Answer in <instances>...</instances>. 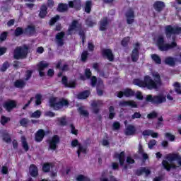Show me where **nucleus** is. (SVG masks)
I'll return each mask as SVG.
<instances>
[{
  "instance_id": "obj_1",
  "label": "nucleus",
  "mask_w": 181,
  "mask_h": 181,
  "mask_svg": "<svg viewBox=\"0 0 181 181\" xmlns=\"http://www.w3.org/2000/svg\"><path fill=\"white\" fill-rule=\"evenodd\" d=\"M153 77L156 79H153L149 75H146L144 77V80L136 78L133 83L135 86L141 87V88H147V90H158L159 87L162 86V80L160 79V75L156 74Z\"/></svg>"
},
{
  "instance_id": "obj_2",
  "label": "nucleus",
  "mask_w": 181,
  "mask_h": 181,
  "mask_svg": "<svg viewBox=\"0 0 181 181\" xmlns=\"http://www.w3.org/2000/svg\"><path fill=\"white\" fill-rule=\"evenodd\" d=\"M49 107L53 108L54 111H59V110H62L63 107H69L70 105V102L64 98H59L57 102V98L52 97L49 100Z\"/></svg>"
},
{
  "instance_id": "obj_3",
  "label": "nucleus",
  "mask_w": 181,
  "mask_h": 181,
  "mask_svg": "<svg viewBox=\"0 0 181 181\" xmlns=\"http://www.w3.org/2000/svg\"><path fill=\"white\" fill-rule=\"evenodd\" d=\"M172 37L173 41L169 44L165 43V38L163 36L160 35L158 37L157 46L160 52H168V50H170V49H175V47L177 46V43L175 41V36H173Z\"/></svg>"
},
{
  "instance_id": "obj_4",
  "label": "nucleus",
  "mask_w": 181,
  "mask_h": 181,
  "mask_svg": "<svg viewBox=\"0 0 181 181\" xmlns=\"http://www.w3.org/2000/svg\"><path fill=\"white\" fill-rule=\"evenodd\" d=\"M73 30H76V32L78 30V35L82 40V44L84 45L86 43V31L83 30V26L81 23H78V20H74L68 28L69 33L73 32Z\"/></svg>"
},
{
  "instance_id": "obj_5",
  "label": "nucleus",
  "mask_w": 181,
  "mask_h": 181,
  "mask_svg": "<svg viewBox=\"0 0 181 181\" xmlns=\"http://www.w3.org/2000/svg\"><path fill=\"white\" fill-rule=\"evenodd\" d=\"M29 53V47L23 45V47H16L13 51V59L15 60H21L26 59Z\"/></svg>"
},
{
  "instance_id": "obj_6",
  "label": "nucleus",
  "mask_w": 181,
  "mask_h": 181,
  "mask_svg": "<svg viewBox=\"0 0 181 181\" xmlns=\"http://www.w3.org/2000/svg\"><path fill=\"white\" fill-rule=\"evenodd\" d=\"M165 35L167 39H170L173 35H181V27L177 25H167L165 26Z\"/></svg>"
},
{
  "instance_id": "obj_7",
  "label": "nucleus",
  "mask_w": 181,
  "mask_h": 181,
  "mask_svg": "<svg viewBox=\"0 0 181 181\" xmlns=\"http://www.w3.org/2000/svg\"><path fill=\"white\" fill-rule=\"evenodd\" d=\"M146 101L147 103H151V104L159 105L163 103H166V97L163 95H158L152 96V95H148L146 98Z\"/></svg>"
},
{
  "instance_id": "obj_8",
  "label": "nucleus",
  "mask_w": 181,
  "mask_h": 181,
  "mask_svg": "<svg viewBox=\"0 0 181 181\" xmlns=\"http://www.w3.org/2000/svg\"><path fill=\"white\" fill-rule=\"evenodd\" d=\"M49 148L51 151H56L57 145L60 144V137L57 134H54L50 140L48 141Z\"/></svg>"
},
{
  "instance_id": "obj_9",
  "label": "nucleus",
  "mask_w": 181,
  "mask_h": 181,
  "mask_svg": "<svg viewBox=\"0 0 181 181\" xmlns=\"http://www.w3.org/2000/svg\"><path fill=\"white\" fill-rule=\"evenodd\" d=\"M101 54L103 57H105L109 62H114V59H115V55L112 52V50L110 48H103L101 49Z\"/></svg>"
},
{
  "instance_id": "obj_10",
  "label": "nucleus",
  "mask_w": 181,
  "mask_h": 181,
  "mask_svg": "<svg viewBox=\"0 0 181 181\" xmlns=\"http://www.w3.org/2000/svg\"><path fill=\"white\" fill-rule=\"evenodd\" d=\"M18 103H16V100H8L4 102L3 107L7 110L8 112H11L13 110V108H16Z\"/></svg>"
},
{
  "instance_id": "obj_11",
  "label": "nucleus",
  "mask_w": 181,
  "mask_h": 181,
  "mask_svg": "<svg viewBox=\"0 0 181 181\" xmlns=\"http://www.w3.org/2000/svg\"><path fill=\"white\" fill-rule=\"evenodd\" d=\"M135 46L131 54L132 62H133V63H136V62L139 60V42H136Z\"/></svg>"
},
{
  "instance_id": "obj_12",
  "label": "nucleus",
  "mask_w": 181,
  "mask_h": 181,
  "mask_svg": "<svg viewBox=\"0 0 181 181\" xmlns=\"http://www.w3.org/2000/svg\"><path fill=\"white\" fill-rule=\"evenodd\" d=\"M108 25H110V21L108 20V17H103L99 22V30H100L101 32L107 30Z\"/></svg>"
},
{
  "instance_id": "obj_13",
  "label": "nucleus",
  "mask_w": 181,
  "mask_h": 181,
  "mask_svg": "<svg viewBox=\"0 0 181 181\" xmlns=\"http://www.w3.org/2000/svg\"><path fill=\"white\" fill-rule=\"evenodd\" d=\"M62 84H63V86H64V87L66 88H76V81H70L69 82V80L67 79V76H62Z\"/></svg>"
},
{
  "instance_id": "obj_14",
  "label": "nucleus",
  "mask_w": 181,
  "mask_h": 181,
  "mask_svg": "<svg viewBox=\"0 0 181 181\" xmlns=\"http://www.w3.org/2000/svg\"><path fill=\"white\" fill-rule=\"evenodd\" d=\"M119 107H131L132 108H138V104L134 100H122L119 103Z\"/></svg>"
},
{
  "instance_id": "obj_15",
  "label": "nucleus",
  "mask_w": 181,
  "mask_h": 181,
  "mask_svg": "<svg viewBox=\"0 0 181 181\" xmlns=\"http://www.w3.org/2000/svg\"><path fill=\"white\" fill-rule=\"evenodd\" d=\"M103 105L104 103L101 100H93L91 103V107H93V112L94 114H98V112H100V108H98V107H103Z\"/></svg>"
},
{
  "instance_id": "obj_16",
  "label": "nucleus",
  "mask_w": 181,
  "mask_h": 181,
  "mask_svg": "<svg viewBox=\"0 0 181 181\" xmlns=\"http://www.w3.org/2000/svg\"><path fill=\"white\" fill-rule=\"evenodd\" d=\"M153 6L154 11L160 13V12H162L163 9H165V7L166 6V5L165 4V2L162 1H156Z\"/></svg>"
},
{
  "instance_id": "obj_17",
  "label": "nucleus",
  "mask_w": 181,
  "mask_h": 181,
  "mask_svg": "<svg viewBox=\"0 0 181 181\" xmlns=\"http://www.w3.org/2000/svg\"><path fill=\"white\" fill-rule=\"evenodd\" d=\"M125 16L127 18V25H132L135 22V13L132 10H129L126 12Z\"/></svg>"
},
{
  "instance_id": "obj_18",
  "label": "nucleus",
  "mask_w": 181,
  "mask_h": 181,
  "mask_svg": "<svg viewBox=\"0 0 181 181\" xmlns=\"http://www.w3.org/2000/svg\"><path fill=\"white\" fill-rule=\"evenodd\" d=\"M45 136H46V132L43 130V129H40L36 133L35 136V142H42L43 141Z\"/></svg>"
},
{
  "instance_id": "obj_19",
  "label": "nucleus",
  "mask_w": 181,
  "mask_h": 181,
  "mask_svg": "<svg viewBox=\"0 0 181 181\" xmlns=\"http://www.w3.org/2000/svg\"><path fill=\"white\" fill-rule=\"evenodd\" d=\"M66 33H64V32L62 31L60 33H58L56 36H55V39L57 40V46H64V36H65Z\"/></svg>"
},
{
  "instance_id": "obj_20",
  "label": "nucleus",
  "mask_w": 181,
  "mask_h": 181,
  "mask_svg": "<svg viewBox=\"0 0 181 181\" xmlns=\"http://www.w3.org/2000/svg\"><path fill=\"white\" fill-rule=\"evenodd\" d=\"M136 176H142L145 173L146 176H149L151 172V170L147 169L146 167H141L139 169L136 170L135 171Z\"/></svg>"
},
{
  "instance_id": "obj_21",
  "label": "nucleus",
  "mask_w": 181,
  "mask_h": 181,
  "mask_svg": "<svg viewBox=\"0 0 181 181\" xmlns=\"http://www.w3.org/2000/svg\"><path fill=\"white\" fill-rule=\"evenodd\" d=\"M166 159L167 160H168V162H173L175 160H177L179 165L181 166V156L179 154H169L166 156Z\"/></svg>"
},
{
  "instance_id": "obj_22",
  "label": "nucleus",
  "mask_w": 181,
  "mask_h": 181,
  "mask_svg": "<svg viewBox=\"0 0 181 181\" xmlns=\"http://www.w3.org/2000/svg\"><path fill=\"white\" fill-rule=\"evenodd\" d=\"M124 134L127 136L135 135L136 134V127L132 124H129L124 131Z\"/></svg>"
},
{
  "instance_id": "obj_23",
  "label": "nucleus",
  "mask_w": 181,
  "mask_h": 181,
  "mask_svg": "<svg viewBox=\"0 0 181 181\" xmlns=\"http://www.w3.org/2000/svg\"><path fill=\"white\" fill-rule=\"evenodd\" d=\"M36 33V28L35 25H28L24 29V35L26 36H33Z\"/></svg>"
},
{
  "instance_id": "obj_24",
  "label": "nucleus",
  "mask_w": 181,
  "mask_h": 181,
  "mask_svg": "<svg viewBox=\"0 0 181 181\" xmlns=\"http://www.w3.org/2000/svg\"><path fill=\"white\" fill-rule=\"evenodd\" d=\"M29 173L32 177H37L39 176V169L35 164H31L29 168Z\"/></svg>"
},
{
  "instance_id": "obj_25",
  "label": "nucleus",
  "mask_w": 181,
  "mask_h": 181,
  "mask_svg": "<svg viewBox=\"0 0 181 181\" xmlns=\"http://www.w3.org/2000/svg\"><path fill=\"white\" fill-rule=\"evenodd\" d=\"M69 8H74L76 11H80L81 9V0H74L69 1Z\"/></svg>"
},
{
  "instance_id": "obj_26",
  "label": "nucleus",
  "mask_w": 181,
  "mask_h": 181,
  "mask_svg": "<svg viewBox=\"0 0 181 181\" xmlns=\"http://www.w3.org/2000/svg\"><path fill=\"white\" fill-rule=\"evenodd\" d=\"M114 156L117 159H119L120 166H124V163H125V151H122L120 153H115Z\"/></svg>"
},
{
  "instance_id": "obj_27",
  "label": "nucleus",
  "mask_w": 181,
  "mask_h": 181,
  "mask_svg": "<svg viewBox=\"0 0 181 181\" xmlns=\"http://www.w3.org/2000/svg\"><path fill=\"white\" fill-rule=\"evenodd\" d=\"M163 168L167 170V172H170V169H176V165L174 163H169L166 160L162 161Z\"/></svg>"
},
{
  "instance_id": "obj_28",
  "label": "nucleus",
  "mask_w": 181,
  "mask_h": 181,
  "mask_svg": "<svg viewBox=\"0 0 181 181\" xmlns=\"http://www.w3.org/2000/svg\"><path fill=\"white\" fill-rule=\"evenodd\" d=\"M1 136L3 141H4V142H6V144H11V142H12V138L11 137V134H9L8 131L3 130L1 132Z\"/></svg>"
},
{
  "instance_id": "obj_29",
  "label": "nucleus",
  "mask_w": 181,
  "mask_h": 181,
  "mask_svg": "<svg viewBox=\"0 0 181 181\" xmlns=\"http://www.w3.org/2000/svg\"><path fill=\"white\" fill-rule=\"evenodd\" d=\"M54 168V164L53 163H45L42 165V172L43 173H49L50 169Z\"/></svg>"
},
{
  "instance_id": "obj_30",
  "label": "nucleus",
  "mask_w": 181,
  "mask_h": 181,
  "mask_svg": "<svg viewBox=\"0 0 181 181\" xmlns=\"http://www.w3.org/2000/svg\"><path fill=\"white\" fill-rule=\"evenodd\" d=\"M69 4H64V3H59L58 4L57 11V12L64 13L69 11Z\"/></svg>"
},
{
  "instance_id": "obj_31",
  "label": "nucleus",
  "mask_w": 181,
  "mask_h": 181,
  "mask_svg": "<svg viewBox=\"0 0 181 181\" xmlns=\"http://www.w3.org/2000/svg\"><path fill=\"white\" fill-rule=\"evenodd\" d=\"M88 152V150L87 148V146H83L81 144L78 147L76 153L78 155V158H80L81 153H83V155H87Z\"/></svg>"
},
{
  "instance_id": "obj_32",
  "label": "nucleus",
  "mask_w": 181,
  "mask_h": 181,
  "mask_svg": "<svg viewBox=\"0 0 181 181\" xmlns=\"http://www.w3.org/2000/svg\"><path fill=\"white\" fill-rule=\"evenodd\" d=\"M165 64L168 66H171V67H173L176 65V58L168 57L165 59Z\"/></svg>"
},
{
  "instance_id": "obj_33",
  "label": "nucleus",
  "mask_w": 181,
  "mask_h": 181,
  "mask_svg": "<svg viewBox=\"0 0 181 181\" xmlns=\"http://www.w3.org/2000/svg\"><path fill=\"white\" fill-rule=\"evenodd\" d=\"M47 15V6H46V5H42L40 7L39 16L41 19H45Z\"/></svg>"
},
{
  "instance_id": "obj_34",
  "label": "nucleus",
  "mask_w": 181,
  "mask_h": 181,
  "mask_svg": "<svg viewBox=\"0 0 181 181\" xmlns=\"http://www.w3.org/2000/svg\"><path fill=\"white\" fill-rule=\"evenodd\" d=\"M25 86L26 82L22 79H17L14 82V87H16V88H23Z\"/></svg>"
},
{
  "instance_id": "obj_35",
  "label": "nucleus",
  "mask_w": 181,
  "mask_h": 181,
  "mask_svg": "<svg viewBox=\"0 0 181 181\" xmlns=\"http://www.w3.org/2000/svg\"><path fill=\"white\" fill-rule=\"evenodd\" d=\"M90 97V90H86L78 94V100H86Z\"/></svg>"
},
{
  "instance_id": "obj_36",
  "label": "nucleus",
  "mask_w": 181,
  "mask_h": 181,
  "mask_svg": "<svg viewBox=\"0 0 181 181\" xmlns=\"http://www.w3.org/2000/svg\"><path fill=\"white\" fill-rule=\"evenodd\" d=\"M100 181H117V178L114 175H110L109 179L105 175V173H103L100 178Z\"/></svg>"
},
{
  "instance_id": "obj_37",
  "label": "nucleus",
  "mask_w": 181,
  "mask_h": 181,
  "mask_svg": "<svg viewBox=\"0 0 181 181\" xmlns=\"http://www.w3.org/2000/svg\"><path fill=\"white\" fill-rule=\"evenodd\" d=\"M22 35H25V30L22 27H17L14 30V35L16 37H19V36H22Z\"/></svg>"
},
{
  "instance_id": "obj_38",
  "label": "nucleus",
  "mask_w": 181,
  "mask_h": 181,
  "mask_svg": "<svg viewBox=\"0 0 181 181\" xmlns=\"http://www.w3.org/2000/svg\"><path fill=\"white\" fill-rule=\"evenodd\" d=\"M93 6V3L91 1H86L85 4L84 11L86 13H91V8Z\"/></svg>"
},
{
  "instance_id": "obj_39",
  "label": "nucleus",
  "mask_w": 181,
  "mask_h": 181,
  "mask_svg": "<svg viewBox=\"0 0 181 181\" xmlns=\"http://www.w3.org/2000/svg\"><path fill=\"white\" fill-rule=\"evenodd\" d=\"M56 69H61L62 71H69V65L68 64H64L62 67V61H59L57 62L56 65Z\"/></svg>"
},
{
  "instance_id": "obj_40",
  "label": "nucleus",
  "mask_w": 181,
  "mask_h": 181,
  "mask_svg": "<svg viewBox=\"0 0 181 181\" xmlns=\"http://www.w3.org/2000/svg\"><path fill=\"white\" fill-rule=\"evenodd\" d=\"M151 59L152 60H153L156 64H162V59L160 58V57H159V55L153 54L151 55Z\"/></svg>"
},
{
  "instance_id": "obj_41",
  "label": "nucleus",
  "mask_w": 181,
  "mask_h": 181,
  "mask_svg": "<svg viewBox=\"0 0 181 181\" xmlns=\"http://www.w3.org/2000/svg\"><path fill=\"white\" fill-rule=\"evenodd\" d=\"M124 97L129 98L135 95V91L131 88H126L124 90Z\"/></svg>"
},
{
  "instance_id": "obj_42",
  "label": "nucleus",
  "mask_w": 181,
  "mask_h": 181,
  "mask_svg": "<svg viewBox=\"0 0 181 181\" xmlns=\"http://www.w3.org/2000/svg\"><path fill=\"white\" fill-rule=\"evenodd\" d=\"M57 122H59L61 127H66L67 125V119L66 118V116L58 117Z\"/></svg>"
},
{
  "instance_id": "obj_43",
  "label": "nucleus",
  "mask_w": 181,
  "mask_h": 181,
  "mask_svg": "<svg viewBox=\"0 0 181 181\" xmlns=\"http://www.w3.org/2000/svg\"><path fill=\"white\" fill-rule=\"evenodd\" d=\"M173 87L175 93L179 95H181V84L179 82H175L173 83Z\"/></svg>"
},
{
  "instance_id": "obj_44",
  "label": "nucleus",
  "mask_w": 181,
  "mask_h": 181,
  "mask_svg": "<svg viewBox=\"0 0 181 181\" xmlns=\"http://www.w3.org/2000/svg\"><path fill=\"white\" fill-rule=\"evenodd\" d=\"M115 117V108L114 106L109 107V115L108 118L109 119H114Z\"/></svg>"
},
{
  "instance_id": "obj_45",
  "label": "nucleus",
  "mask_w": 181,
  "mask_h": 181,
  "mask_svg": "<svg viewBox=\"0 0 181 181\" xmlns=\"http://www.w3.org/2000/svg\"><path fill=\"white\" fill-rule=\"evenodd\" d=\"M21 141L23 149L25 151V152H28V151H29V145L28 144V141H26V137L22 136Z\"/></svg>"
},
{
  "instance_id": "obj_46",
  "label": "nucleus",
  "mask_w": 181,
  "mask_h": 181,
  "mask_svg": "<svg viewBox=\"0 0 181 181\" xmlns=\"http://www.w3.org/2000/svg\"><path fill=\"white\" fill-rule=\"evenodd\" d=\"M33 74V70L32 69L27 70L25 74V81H29V80L32 78Z\"/></svg>"
},
{
  "instance_id": "obj_47",
  "label": "nucleus",
  "mask_w": 181,
  "mask_h": 181,
  "mask_svg": "<svg viewBox=\"0 0 181 181\" xmlns=\"http://www.w3.org/2000/svg\"><path fill=\"white\" fill-rule=\"evenodd\" d=\"M9 121H11V117H8L4 115L1 116V120L0 122L1 124V125L5 126L6 125V124H8L9 122Z\"/></svg>"
},
{
  "instance_id": "obj_48",
  "label": "nucleus",
  "mask_w": 181,
  "mask_h": 181,
  "mask_svg": "<svg viewBox=\"0 0 181 181\" xmlns=\"http://www.w3.org/2000/svg\"><path fill=\"white\" fill-rule=\"evenodd\" d=\"M37 67L38 70H45V69L49 67V64L45 63L43 61H41L37 65Z\"/></svg>"
},
{
  "instance_id": "obj_49",
  "label": "nucleus",
  "mask_w": 181,
  "mask_h": 181,
  "mask_svg": "<svg viewBox=\"0 0 181 181\" xmlns=\"http://www.w3.org/2000/svg\"><path fill=\"white\" fill-rule=\"evenodd\" d=\"M88 59V51H83L81 55V60L83 63H86Z\"/></svg>"
},
{
  "instance_id": "obj_50",
  "label": "nucleus",
  "mask_w": 181,
  "mask_h": 181,
  "mask_svg": "<svg viewBox=\"0 0 181 181\" xmlns=\"http://www.w3.org/2000/svg\"><path fill=\"white\" fill-rule=\"evenodd\" d=\"M76 181H91V179L87 176H85L84 175L81 174L76 177Z\"/></svg>"
},
{
  "instance_id": "obj_51",
  "label": "nucleus",
  "mask_w": 181,
  "mask_h": 181,
  "mask_svg": "<svg viewBox=\"0 0 181 181\" xmlns=\"http://www.w3.org/2000/svg\"><path fill=\"white\" fill-rule=\"evenodd\" d=\"M165 138H166V139H168L170 142H173L175 139H176V137L175 136V135L169 132H167L165 134Z\"/></svg>"
},
{
  "instance_id": "obj_52",
  "label": "nucleus",
  "mask_w": 181,
  "mask_h": 181,
  "mask_svg": "<svg viewBox=\"0 0 181 181\" xmlns=\"http://www.w3.org/2000/svg\"><path fill=\"white\" fill-rule=\"evenodd\" d=\"M78 111L80 115H83V117H88V115H90V113H88V111L84 110L81 107H78Z\"/></svg>"
},
{
  "instance_id": "obj_53",
  "label": "nucleus",
  "mask_w": 181,
  "mask_h": 181,
  "mask_svg": "<svg viewBox=\"0 0 181 181\" xmlns=\"http://www.w3.org/2000/svg\"><path fill=\"white\" fill-rule=\"evenodd\" d=\"M148 119H155V118H158V112L156 111H153L147 115Z\"/></svg>"
},
{
  "instance_id": "obj_54",
  "label": "nucleus",
  "mask_w": 181,
  "mask_h": 181,
  "mask_svg": "<svg viewBox=\"0 0 181 181\" xmlns=\"http://www.w3.org/2000/svg\"><path fill=\"white\" fill-rule=\"evenodd\" d=\"M10 64L9 62L8 61H6L1 66L0 70L2 72L6 71V70H8V69H9L10 67Z\"/></svg>"
},
{
  "instance_id": "obj_55",
  "label": "nucleus",
  "mask_w": 181,
  "mask_h": 181,
  "mask_svg": "<svg viewBox=\"0 0 181 181\" xmlns=\"http://www.w3.org/2000/svg\"><path fill=\"white\" fill-rule=\"evenodd\" d=\"M42 104V95L37 93L35 95V105H40Z\"/></svg>"
},
{
  "instance_id": "obj_56",
  "label": "nucleus",
  "mask_w": 181,
  "mask_h": 181,
  "mask_svg": "<svg viewBox=\"0 0 181 181\" xmlns=\"http://www.w3.org/2000/svg\"><path fill=\"white\" fill-rule=\"evenodd\" d=\"M59 19H60V16H59V15H57L54 17H52L49 20L50 26H53V25H54V23H56V22H57V21H59Z\"/></svg>"
},
{
  "instance_id": "obj_57",
  "label": "nucleus",
  "mask_w": 181,
  "mask_h": 181,
  "mask_svg": "<svg viewBox=\"0 0 181 181\" xmlns=\"http://www.w3.org/2000/svg\"><path fill=\"white\" fill-rule=\"evenodd\" d=\"M42 116V112L40 110H36L30 115L31 118H40Z\"/></svg>"
},
{
  "instance_id": "obj_58",
  "label": "nucleus",
  "mask_w": 181,
  "mask_h": 181,
  "mask_svg": "<svg viewBox=\"0 0 181 181\" xmlns=\"http://www.w3.org/2000/svg\"><path fill=\"white\" fill-rule=\"evenodd\" d=\"M8 31H4L0 35V42H5L6 40V38L8 37Z\"/></svg>"
},
{
  "instance_id": "obj_59",
  "label": "nucleus",
  "mask_w": 181,
  "mask_h": 181,
  "mask_svg": "<svg viewBox=\"0 0 181 181\" xmlns=\"http://www.w3.org/2000/svg\"><path fill=\"white\" fill-rule=\"evenodd\" d=\"M128 43H129V37L123 38L121 42V45L123 46V47H127V46H128Z\"/></svg>"
},
{
  "instance_id": "obj_60",
  "label": "nucleus",
  "mask_w": 181,
  "mask_h": 181,
  "mask_svg": "<svg viewBox=\"0 0 181 181\" xmlns=\"http://www.w3.org/2000/svg\"><path fill=\"white\" fill-rule=\"evenodd\" d=\"M20 124L21 127H28V124H29V119L26 118H23L20 120Z\"/></svg>"
},
{
  "instance_id": "obj_61",
  "label": "nucleus",
  "mask_w": 181,
  "mask_h": 181,
  "mask_svg": "<svg viewBox=\"0 0 181 181\" xmlns=\"http://www.w3.org/2000/svg\"><path fill=\"white\" fill-rule=\"evenodd\" d=\"M156 142L157 141L155 139L150 140L148 144V148L153 149V148L155 146V145H156Z\"/></svg>"
},
{
  "instance_id": "obj_62",
  "label": "nucleus",
  "mask_w": 181,
  "mask_h": 181,
  "mask_svg": "<svg viewBox=\"0 0 181 181\" xmlns=\"http://www.w3.org/2000/svg\"><path fill=\"white\" fill-rule=\"evenodd\" d=\"M142 117L141 115V112H135L132 115V119H139Z\"/></svg>"
},
{
  "instance_id": "obj_63",
  "label": "nucleus",
  "mask_w": 181,
  "mask_h": 181,
  "mask_svg": "<svg viewBox=\"0 0 181 181\" xmlns=\"http://www.w3.org/2000/svg\"><path fill=\"white\" fill-rule=\"evenodd\" d=\"M70 128L71 132L73 134V135H77V134H78V130L76 129V127H74V124H71Z\"/></svg>"
},
{
  "instance_id": "obj_64",
  "label": "nucleus",
  "mask_w": 181,
  "mask_h": 181,
  "mask_svg": "<svg viewBox=\"0 0 181 181\" xmlns=\"http://www.w3.org/2000/svg\"><path fill=\"white\" fill-rule=\"evenodd\" d=\"M80 145H81V144H80L78 142V139H74L71 141V146L72 148H76V146H78V148L80 146Z\"/></svg>"
}]
</instances>
